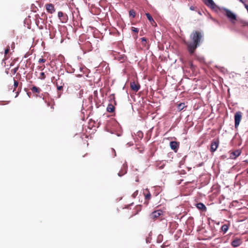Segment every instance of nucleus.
Returning a JSON list of instances; mask_svg holds the SVG:
<instances>
[{
    "label": "nucleus",
    "mask_w": 248,
    "mask_h": 248,
    "mask_svg": "<svg viewBox=\"0 0 248 248\" xmlns=\"http://www.w3.org/2000/svg\"><path fill=\"white\" fill-rule=\"evenodd\" d=\"M130 87L134 92H137L140 88V85L139 83L133 81L130 83Z\"/></svg>",
    "instance_id": "nucleus-11"
},
{
    "label": "nucleus",
    "mask_w": 248,
    "mask_h": 248,
    "mask_svg": "<svg viewBox=\"0 0 248 248\" xmlns=\"http://www.w3.org/2000/svg\"><path fill=\"white\" fill-rule=\"evenodd\" d=\"M225 11V15L229 18L232 22H233V20H236V16L230 10L225 9L224 10Z\"/></svg>",
    "instance_id": "nucleus-5"
},
{
    "label": "nucleus",
    "mask_w": 248,
    "mask_h": 248,
    "mask_svg": "<svg viewBox=\"0 0 248 248\" xmlns=\"http://www.w3.org/2000/svg\"><path fill=\"white\" fill-rule=\"evenodd\" d=\"M185 107H186L185 104L183 103L179 104L178 105L177 108H178V110L181 111V110H183Z\"/></svg>",
    "instance_id": "nucleus-22"
},
{
    "label": "nucleus",
    "mask_w": 248,
    "mask_h": 248,
    "mask_svg": "<svg viewBox=\"0 0 248 248\" xmlns=\"http://www.w3.org/2000/svg\"><path fill=\"white\" fill-rule=\"evenodd\" d=\"M31 91L33 92V93H39L41 91V90L40 88H39V87H37L36 86H33L31 89Z\"/></svg>",
    "instance_id": "nucleus-18"
},
{
    "label": "nucleus",
    "mask_w": 248,
    "mask_h": 248,
    "mask_svg": "<svg viewBox=\"0 0 248 248\" xmlns=\"http://www.w3.org/2000/svg\"><path fill=\"white\" fill-rule=\"evenodd\" d=\"M203 37V33L202 31H193L190 36L191 42H186L188 51L190 54H193L198 46L201 44Z\"/></svg>",
    "instance_id": "nucleus-1"
},
{
    "label": "nucleus",
    "mask_w": 248,
    "mask_h": 248,
    "mask_svg": "<svg viewBox=\"0 0 248 248\" xmlns=\"http://www.w3.org/2000/svg\"><path fill=\"white\" fill-rule=\"evenodd\" d=\"M138 136L140 138H142L143 137V133L141 132H138Z\"/></svg>",
    "instance_id": "nucleus-31"
},
{
    "label": "nucleus",
    "mask_w": 248,
    "mask_h": 248,
    "mask_svg": "<svg viewBox=\"0 0 248 248\" xmlns=\"http://www.w3.org/2000/svg\"><path fill=\"white\" fill-rule=\"evenodd\" d=\"M132 31L136 33H138L139 32V29L133 27H132Z\"/></svg>",
    "instance_id": "nucleus-30"
},
{
    "label": "nucleus",
    "mask_w": 248,
    "mask_h": 248,
    "mask_svg": "<svg viewBox=\"0 0 248 248\" xmlns=\"http://www.w3.org/2000/svg\"><path fill=\"white\" fill-rule=\"evenodd\" d=\"M135 210L136 212H135V213L133 214L132 216L138 214V213L141 211V206L140 205H137L135 208Z\"/></svg>",
    "instance_id": "nucleus-19"
},
{
    "label": "nucleus",
    "mask_w": 248,
    "mask_h": 248,
    "mask_svg": "<svg viewBox=\"0 0 248 248\" xmlns=\"http://www.w3.org/2000/svg\"><path fill=\"white\" fill-rule=\"evenodd\" d=\"M196 207L197 208L202 211H206V207L205 205L201 202L198 203L196 204Z\"/></svg>",
    "instance_id": "nucleus-16"
},
{
    "label": "nucleus",
    "mask_w": 248,
    "mask_h": 248,
    "mask_svg": "<svg viewBox=\"0 0 248 248\" xmlns=\"http://www.w3.org/2000/svg\"><path fill=\"white\" fill-rule=\"evenodd\" d=\"M58 16L61 21L62 23H66L68 20V16L66 14H64L62 12H59Z\"/></svg>",
    "instance_id": "nucleus-6"
},
{
    "label": "nucleus",
    "mask_w": 248,
    "mask_h": 248,
    "mask_svg": "<svg viewBox=\"0 0 248 248\" xmlns=\"http://www.w3.org/2000/svg\"><path fill=\"white\" fill-rule=\"evenodd\" d=\"M94 93L95 94H97V91H95V92H94Z\"/></svg>",
    "instance_id": "nucleus-42"
},
{
    "label": "nucleus",
    "mask_w": 248,
    "mask_h": 248,
    "mask_svg": "<svg viewBox=\"0 0 248 248\" xmlns=\"http://www.w3.org/2000/svg\"><path fill=\"white\" fill-rule=\"evenodd\" d=\"M38 22H39V21H36V24H37V25H38Z\"/></svg>",
    "instance_id": "nucleus-43"
},
{
    "label": "nucleus",
    "mask_w": 248,
    "mask_h": 248,
    "mask_svg": "<svg viewBox=\"0 0 248 248\" xmlns=\"http://www.w3.org/2000/svg\"><path fill=\"white\" fill-rule=\"evenodd\" d=\"M161 247H162V248H164L165 246L164 245H163Z\"/></svg>",
    "instance_id": "nucleus-44"
},
{
    "label": "nucleus",
    "mask_w": 248,
    "mask_h": 248,
    "mask_svg": "<svg viewBox=\"0 0 248 248\" xmlns=\"http://www.w3.org/2000/svg\"><path fill=\"white\" fill-rule=\"evenodd\" d=\"M138 194V190H136L132 194V197L135 198L137 196Z\"/></svg>",
    "instance_id": "nucleus-29"
},
{
    "label": "nucleus",
    "mask_w": 248,
    "mask_h": 248,
    "mask_svg": "<svg viewBox=\"0 0 248 248\" xmlns=\"http://www.w3.org/2000/svg\"><path fill=\"white\" fill-rule=\"evenodd\" d=\"M47 105H48V106H50V103H47Z\"/></svg>",
    "instance_id": "nucleus-45"
},
{
    "label": "nucleus",
    "mask_w": 248,
    "mask_h": 248,
    "mask_svg": "<svg viewBox=\"0 0 248 248\" xmlns=\"http://www.w3.org/2000/svg\"><path fill=\"white\" fill-rule=\"evenodd\" d=\"M17 69V68L14 69V73H16V72Z\"/></svg>",
    "instance_id": "nucleus-39"
},
{
    "label": "nucleus",
    "mask_w": 248,
    "mask_h": 248,
    "mask_svg": "<svg viewBox=\"0 0 248 248\" xmlns=\"http://www.w3.org/2000/svg\"><path fill=\"white\" fill-rule=\"evenodd\" d=\"M10 50V46H8L4 51V54L5 55H7L9 53Z\"/></svg>",
    "instance_id": "nucleus-26"
},
{
    "label": "nucleus",
    "mask_w": 248,
    "mask_h": 248,
    "mask_svg": "<svg viewBox=\"0 0 248 248\" xmlns=\"http://www.w3.org/2000/svg\"><path fill=\"white\" fill-rule=\"evenodd\" d=\"M46 78V76L44 72H41L39 76L38 77V78L40 79H41V80H43V79H45Z\"/></svg>",
    "instance_id": "nucleus-23"
},
{
    "label": "nucleus",
    "mask_w": 248,
    "mask_h": 248,
    "mask_svg": "<svg viewBox=\"0 0 248 248\" xmlns=\"http://www.w3.org/2000/svg\"><path fill=\"white\" fill-rule=\"evenodd\" d=\"M241 153V152L240 150H235L231 153L230 157L232 159H235L237 157L240 155Z\"/></svg>",
    "instance_id": "nucleus-12"
},
{
    "label": "nucleus",
    "mask_w": 248,
    "mask_h": 248,
    "mask_svg": "<svg viewBox=\"0 0 248 248\" xmlns=\"http://www.w3.org/2000/svg\"><path fill=\"white\" fill-rule=\"evenodd\" d=\"M193 64H192V63H190V68H191V69H192V68H193Z\"/></svg>",
    "instance_id": "nucleus-38"
},
{
    "label": "nucleus",
    "mask_w": 248,
    "mask_h": 248,
    "mask_svg": "<svg viewBox=\"0 0 248 248\" xmlns=\"http://www.w3.org/2000/svg\"><path fill=\"white\" fill-rule=\"evenodd\" d=\"M198 14L200 15H202L201 12L200 11H198Z\"/></svg>",
    "instance_id": "nucleus-40"
},
{
    "label": "nucleus",
    "mask_w": 248,
    "mask_h": 248,
    "mask_svg": "<svg viewBox=\"0 0 248 248\" xmlns=\"http://www.w3.org/2000/svg\"><path fill=\"white\" fill-rule=\"evenodd\" d=\"M14 80V90L16 89V87H17L18 85V82L17 80Z\"/></svg>",
    "instance_id": "nucleus-28"
},
{
    "label": "nucleus",
    "mask_w": 248,
    "mask_h": 248,
    "mask_svg": "<svg viewBox=\"0 0 248 248\" xmlns=\"http://www.w3.org/2000/svg\"><path fill=\"white\" fill-rule=\"evenodd\" d=\"M163 236L162 234L158 235L157 238V242L161 243L163 241Z\"/></svg>",
    "instance_id": "nucleus-25"
},
{
    "label": "nucleus",
    "mask_w": 248,
    "mask_h": 248,
    "mask_svg": "<svg viewBox=\"0 0 248 248\" xmlns=\"http://www.w3.org/2000/svg\"><path fill=\"white\" fill-rule=\"evenodd\" d=\"M56 85L58 91H62L63 90L64 84L62 82L61 83L60 85H59L58 82H56Z\"/></svg>",
    "instance_id": "nucleus-20"
},
{
    "label": "nucleus",
    "mask_w": 248,
    "mask_h": 248,
    "mask_svg": "<svg viewBox=\"0 0 248 248\" xmlns=\"http://www.w3.org/2000/svg\"><path fill=\"white\" fill-rule=\"evenodd\" d=\"M141 42H146V41H147L146 39L145 38H144V37L141 38Z\"/></svg>",
    "instance_id": "nucleus-35"
},
{
    "label": "nucleus",
    "mask_w": 248,
    "mask_h": 248,
    "mask_svg": "<svg viewBox=\"0 0 248 248\" xmlns=\"http://www.w3.org/2000/svg\"><path fill=\"white\" fill-rule=\"evenodd\" d=\"M170 148L173 150L175 153H177L179 147V142L175 141H171L170 143Z\"/></svg>",
    "instance_id": "nucleus-7"
},
{
    "label": "nucleus",
    "mask_w": 248,
    "mask_h": 248,
    "mask_svg": "<svg viewBox=\"0 0 248 248\" xmlns=\"http://www.w3.org/2000/svg\"><path fill=\"white\" fill-rule=\"evenodd\" d=\"M45 7H46V11L48 13H49L50 14H52L55 12V8H54V5L52 4H51V3L46 4L45 5Z\"/></svg>",
    "instance_id": "nucleus-8"
},
{
    "label": "nucleus",
    "mask_w": 248,
    "mask_h": 248,
    "mask_svg": "<svg viewBox=\"0 0 248 248\" xmlns=\"http://www.w3.org/2000/svg\"><path fill=\"white\" fill-rule=\"evenodd\" d=\"M203 2L208 6L212 9H214L216 4L213 0H203Z\"/></svg>",
    "instance_id": "nucleus-9"
},
{
    "label": "nucleus",
    "mask_w": 248,
    "mask_h": 248,
    "mask_svg": "<svg viewBox=\"0 0 248 248\" xmlns=\"http://www.w3.org/2000/svg\"><path fill=\"white\" fill-rule=\"evenodd\" d=\"M111 151L114 152L115 153V151L113 149H111Z\"/></svg>",
    "instance_id": "nucleus-41"
},
{
    "label": "nucleus",
    "mask_w": 248,
    "mask_h": 248,
    "mask_svg": "<svg viewBox=\"0 0 248 248\" xmlns=\"http://www.w3.org/2000/svg\"><path fill=\"white\" fill-rule=\"evenodd\" d=\"M146 16L152 26H155L156 25L155 22L154 21V19L149 13H146Z\"/></svg>",
    "instance_id": "nucleus-15"
},
{
    "label": "nucleus",
    "mask_w": 248,
    "mask_h": 248,
    "mask_svg": "<svg viewBox=\"0 0 248 248\" xmlns=\"http://www.w3.org/2000/svg\"><path fill=\"white\" fill-rule=\"evenodd\" d=\"M163 211L161 210H157L151 213L149 216L150 218L153 220L158 218L161 215H163Z\"/></svg>",
    "instance_id": "nucleus-3"
},
{
    "label": "nucleus",
    "mask_w": 248,
    "mask_h": 248,
    "mask_svg": "<svg viewBox=\"0 0 248 248\" xmlns=\"http://www.w3.org/2000/svg\"><path fill=\"white\" fill-rule=\"evenodd\" d=\"M228 228L229 227L228 225L224 224L222 226L221 230H222V232H224V233H225L228 230Z\"/></svg>",
    "instance_id": "nucleus-21"
},
{
    "label": "nucleus",
    "mask_w": 248,
    "mask_h": 248,
    "mask_svg": "<svg viewBox=\"0 0 248 248\" xmlns=\"http://www.w3.org/2000/svg\"><path fill=\"white\" fill-rule=\"evenodd\" d=\"M242 243V241L240 239L236 238L231 243L232 246L236 248L239 246Z\"/></svg>",
    "instance_id": "nucleus-10"
},
{
    "label": "nucleus",
    "mask_w": 248,
    "mask_h": 248,
    "mask_svg": "<svg viewBox=\"0 0 248 248\" xmlns=\"http://www.w3.org/2000/svg\"><path fill=\"white\" fill-rule=\"evenodd\" d=\"M143 195L146 200H149L151 199V195L149 190L147 188L143 191Z\"/></svg>",
    "instance_id": "nucleus-14"
},
{
    "label": "nucleus",
    "mask_w": 248,
    "mask_h": 248,
    "mask_svg": "<svg viewBox=\"0 0 248 248\" xmlns=\"http://www.w3.org/2000/svg\"><path fill=\"white\" fill-rule=\"evenodd\" d=\"M11 47L12 49H14L15 48V43L14 42H12V43L11 45Z\"/></svg>",
    "instance_id": "nucleus-34"
},
{
    "label": "nucleus",
    "mask_w": 248,
    "mask_h": 248,
    "mask_svg": "<svg viewBox=\"0 0 248 248\" xmlns=\"http://www.w3.org/2000/svg\"><path fill=\"white\" fill-rule=\"evenodd\" d=\"M129 16L134 18L136 16V12L134 10H130L129 12Z\"/></svg>",
    "instance_id": "nucleus-24"
},
{
    "label": "nucleus",
    "mask_w": 248,
    "mask_h": 248,
    "mask_svg": "<svg viewBox=\"0 0 248 248\" xmlns=\"http://www.w3.org/2000/svg\"><path fill=\"white\" fill-rule=\"evenodd\" d=\"M243 4H245L246 0H239Z\"/></svg>",
    "instance_id": "nucleus-36"
},
{
    "label": "nucleus",
    "mask_w": 248,
    "mask_h": 248,
    "mask_svg": "<svg viewBox=\"0 0 248 248\" xmlns=\"http://www.w3.org/2000/svg\"><path fill=\"white\" fill-rule=\"evenodd\" d=\"M190 10L191 11H194L195 9V7L193 6H191L189 8Z\"/></svg>",
    "instance_id": "nucleus-33"
},
{
    "label": "nucleus",
    "mask_w": 248,
    "mask_h": 248,
    "mask_svg": "<svg viewBox=\"0 0 248 248\" xmlns=\"http://www.w3.org/2000/svg\"><path fill=\"white\" fill-rule=\"evenodd\" d=\"M46 62V59L44 58H40L38 60V62L39 63H44Z\"/></svg>",
    "instance_id": "nucleus-27"
},
{
    "label": "nucleus",
    "mask_w": 248,
    "mask_h": 248,
    "mask_svg": "<svg viewBox=\"0 0 248 248\" xmlns=\"http://www.w3.org/2000/svg\"><path fill=\"white\" fill-rule=\"evenodd\" d=\"M219 141L218 139L214 140L211 143L210 150L212 153H214L218 148Z\"/></svg>",
    "instance_id": "nucleus-4"
},
{
    "label": "nucleus",
    "mask_w": 248,
    "mask_h": 248,
    "mask_svg": "<svg viewBox=\"0 0 248 248\" xmlns=\"http://www.w3.org/2000/svg\"><path fill=\"white\" fill-rule=\"evenodd\" d=\"M246 80L248 81L247 83L246 84L245 86L247 87H248V77H247L246 78Z\"/></svg>",
    "instance_id": "nucleus-37"
},
{
    "label": "nucleus",
    "mask_w": 248,
    "mask_h": 248,
    "mask_svg": "<svg viewBox=\"0 0 248 248\" xmlns=\"http://www.w3.org/2000/svg\"><path fill=\"white\" fill-rule=\"evenodd\" d=\"M242 118V112L240 111H237L234 115V126L235 128H237L241 121Z\"/></svg>",
    "instance_id": "nucleus-2"
},
{
    "label": "nucleus",
    "mask_w": 248,
    "mask_h": 248,
    "mask_svg": "<svg viewBox=\"0 0 248 248\" xmlns=\"http://www.w3.org/2000/svg\"><path fill=\"white\" fill-rule=\"evenodd\" d=\"M247 173H248V170H247Z\"/></svg>",
    "instance_id": "nucleus-46"
},
{
    "label": "nucleus",
    "mask_w": 248,
    "mask_h": 248,
    "mask_svg": "<svg viewBox=\"0 0 248 248\" xmlns=\"http://www.w3.org/2000/svg\"><path fill=\"white\" fill-rule=\"evenodd\" d=\"M115 110V107L111 104H109L108 105L107 108V110L108 112H113Z\"/></svg>",
    "instance_id": "nucleus-17"
},
{
    "label": "nucleus",
    "mask_w": 248,
    "mask_h": 248,
    "mask_svg": "<svg viewBox=\"0 0 248 248\" xmlns=\"http://www.w3.org/2000/svg\"><path fill=\"white\" fill-rule=\"evenodd\" d=\"M127 172V165L124 164L123 165V167L121 169V170L118 172V175L119 176H122L124 174H125Z\"/></svg>",
    "instance_id": "nucleus-13"
},
{
    "label": "nucleus",
    "mask_w": 248,
    "mask_h": 248,
    "mask_svg": "<svg viewBox=\"0 0 248 248\" xmlns=\"http://www.w3.org/2000/svg\"><path fill=\"white\" fill-rule=\"evenodd\" d=\"M38 67H39V69H40V70H44V68H45V65H43V66H39Z\"/></svg>",
    "instance_id": "nucleus-32"
}]
</instances>
